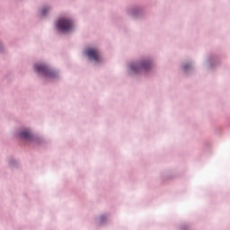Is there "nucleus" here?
<instances>
[{"label": "nucleus", "instance_id": "2", "mask_svg": "<svg viewBox=\"0 0 230 230\" xmlns=\"http://www.w3.org/2000/svg\"><path fill=\"white\" fill-rule=\"evenodd\" d=\"M85 54L91 60H94L95 62H100L102 60V55L100 54V51L96 49H88L85 51Z\"/></svg>", "mask_w": 230, "mask_h": 230}, {"label": "nucleus", "instance_id": "6", "mask_svg": "<svg viewBox=\"0 0 230 230\" xmlns=\"http://www.w3.org/2000/svg\"><path fill=\"white\" fill-rule=\"evenodd\" d=\"M48 12V9L46 10V9H42L41 10V13H42V15H46V13Z\"/></svg>", "mask_w": 230, "mask_h": 230}, {"label": "nucleus", "instance_id": "5", "mask_svg": "<svg viewBox=\"0 0 230 230\" xmlns=\"http://www.w3.org/2000/svg\"><path fill=\"white\" fill-rule=\"evenodd\" d=\"M21 137L23 139H30V137H31V133L28 130H24L21 133Z\"/></svg>", "mask_w": 230, "mask_h": 230}, {"label": "nucleus", "instance_id": "3", "mask_svg": "<svg viewBox=\"0 0 230 230\" xmlns=\"http://www.w3.org/2000/svg\"><path fill=\"white\" fill-rule=\"evenodd\" d=\"M150 67V62L146 61L137 65H131L130 69L135 73H138L139 71H146Z\"/></svg>", "mask_w": 230, "mask_h": 230}, {"label": "nucleus", "instance_id": "1", "mask_svg": "<svg viewBox=\"0 0 230 230\" xmlns=\"http://www.w3.org/2000/svg\"><path fill=\"white\" fill-rule=\"evenodd\" d=\"M56 26L58 30H59V31H64V32L69 31L70 30L73 29V21L69 19L62 18L57 22Z\"/></svg>", "mask_w": 230, "mask_h": 230}, {"label": "nucleus", "instance_id": "4", "mask_svg": "<svg viewBox=\"0 0 230 230\" xmlns=\"http://www.w3.org/2000/svg\"><path fill=\"white\" fill-rule=\"evenodd\" d=\"M35 71H37V73H40V75H44L45 76H53V75H55L45 65H36Z\"/></svg>", "mask_w": 230, "mask_h": 230}]
</instances>
